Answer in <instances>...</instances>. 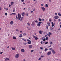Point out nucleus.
<instances>
[{"label": "nucleus", "mask_w": 61, "mask_h": 61, "mask_svg": "<svg viewBox=\"0 0 61 61\" xmlns=\"http://www.w3.org/2000/svg\"><path fill=\"white\" fill-rule=\"evenodd\" d=\"M14 4V2H11V5H13Z\"/></svg>", "instance_id": "obj_25"}, {"label": "nucleus", "mask_w": 61, "mask_h": 61, "mask_svg": "<svg viewBox=\"0 0 61 61\" xmlns=\"http://www.w3.org/2000/svg\"><path fill=\"white\" fill-rule=\"evenodd\" d=\"M44 38H45V37H43L42 38V39H44Z\"/></svg>", "instance_id": "obj_62"}, {"label": "nucleus", "mask_w": 61, "mask_h": 61, "mask_svg": "<svg viewBox=\"0 0 61 61\" xmlns=\"http://www.w3.org/2000/svg\"><path fill=\"white\" fill-rule=\"evenodd\" d=\"M51 54V51H49L48 52V53H47V55L48 56H49V55H50Z\"/></svg>", "instance_id": "obj_4"}, {"label": "nucleus", "mask_w": 61, "mask_h": 61, "mask_svg": "<svg viewBox=\"0 0 61 61\" xmlns=\"http://www.w3.org/2000/svg\"><path fill=\"white\" fill-rule=\"evenodd\" d=\"M47 36H49V37H50V35H49V34H47Z\"/></svg>", "instance_id": "obj_43"}, {"label": "nucleus", "mask_w": 61, "mask_h": 61, "mask_svg": "<svg viewBox=\"0 0 61 61\" xmlns=\"http://www.w3.org/2000/svg\"><path fill=\"white\" fill-rule=\"evenodd\" d=\"M48 25H47L46 26V28L47 29H48Z\"/></svg>", "instance_id": "obj_35"}, {"label": "nucleus", "mask_w": 61, "mask_h": 61, "mask_svg": "<svg viewBox=\"0 0 61 61\" xmlns=\"http://www.w3.org/2000/svg\"><path fill=\"white\" fill-rule=\"evenodd\" d=\"M27 44H30V45H31V42H27Z\"/></svg>", "instance_id": "obj_19"}, {"label": "nucleus", "mask_w": 61, "mask_h": 61, "mask_svg": "<svg viewBox=\"0 0 61 61\" xmlns=\"http://www.w3.org/2000/svg\"><path fill=\"white\" fill-rule=\"evenodd\" d=\"M16 31H17V32H19V30H18V29H16Z\"/></svg>", "instance_id": "obj_46"}, {"label": "nucleus", "mask_w": 61, "mask_h": 61, "mask_svg": "<svg viewBox=\"0 0 61 61\" xmlns=\"http://www.w3.org/2000/svg\"><path fill=\"white\" fill-rule=\"evenodd\" d=\"M42 40H43V41H46V39L45 38H44V39H42Z\"/></svg>", "instance_id": "obj_26"}, {"label": "nucleus", "mask_w": 61, "mask_h": 61, "mask_svg": "<svg viewBox=\"0 0 61 61\" xmlns=\"http://www.w3.org/2000/svg\"><path fill=\"white\" fill-rule=\"evenodd\" d=\"M41 57H44V56H41Z\"/></svg>", "instance_id": "obj_57"}, {"label": "nucleus", "mask_w": 61, "mask_h": 61, "mask_svg": "<svg viewBox=\"0 0 61 61\" xmlns=\"http://www.w3.org/2000/svg\"><path fill=\"white\" fill-rule=\"evenodd\" d=\"M42 22L41 21H39V22L38 23V24H42Z\"/></svg>", "instance_id": "obj_20"}, {"label": "nucleus", "mask_w": 61, "mask_h": 61, "mask_svg": "<svg viewBox=\"0 0 61 61\" xmlns=\"http://www.w3.org/2000/svg\"><path fill=\"white\" fill-rule=\"evenodd\" d=\"M34 52V50H32L31 51V52Z\"/></svg>", "instance_id": "obj_47"}, {"label": "nucleus", "mask_w": 61, "mask_h": 61, "mask_svg": "<svg viewBox=\"0 0 61 61\" xmlns=\"http://www.w3.org/2000/svg\"><path fill=\"white\" fill-rule=\"evenodd\" d=\"M11 5H9V7H10V6H11Z\"/></svg>", "instance_id": "obj_64"}, {"label": "nucleus", "mask_w": 61, "mask_h": 61, "mask_svg": "<svg viewBox=\"0 0 61 61\" xmlns=\"http://www.w3.org/2000/svg\"><path fill=\"white\" fill-rule=\"evenodd\" d=\"M49 35L50 36H51V35H52V33H51L50 32H49Z\"/></svg>", "instance_id": "obj_34"}, {"label": "nucleus", "mask_w": 61, "mask_h": 61, "mask_svg": "<svg viewBox=\"0 0 61 61\" xmlns=\"http://www.w3.org/2000/svg\"><path fill=\"white\" fill-rule=\"evenodd\" d=\"M23 35H24V36H26V33H24Z\"/></svg>", "instance_id": "obj_40"}, {"label": "nucleus", "mask_w": 61, "mask_h": 61, "mask_svg": "<svg viewBox=\"0 0 61 61\" xmlns=\"http://www.w3.org/2000/svg\"><path fill=\"white\" fill-rule=\"evenodd\" d=\"M5 61H7L8 60H9V58H7L5 59Z\"/></svg>", "instance_id": "obj_10"}, {"label": "nucleus", "mask_w": 61, "mask_h": 61, "mask_svg": "<svg viewBox=\"0 0 61 61\" xmlns=\"http://www.w3.org/2000/svg\"><path fill=\"white\" fill-rule=\"evenodd\" d=\"M27 24L29 26H30V23H28Z\"/></svg>", "instance_id": "obj_28"}, {"label": "nucleus", "mask_w": 61, "mask_h": 61, "mask_svg": "<svg viewBox=\"0 0 61 61\" xmlns=\"http://www.w3.org/2000/svg\"><path fill=\"white\" fill-rule=\"evenodd\" d=\"M24 41H25V42H26V40H25Z\"/></svg>", "instance_id": "obj_59"}, {"label": "nucleus", "mask_w": 61, "mask_h": 61, "mask_svg": "<svg viewBox=\"0 0 61 61\" xmlns=\"http://www.w3.org/2000/svg\"><path fill=\"white\" fill-rule=\"evenodd\" d=\"M49 22H51V21H52V20H51L50 19L49 20Z\"/></svg>", "instance_id": "obj_48"}, {"label": "nucleus", "mask_w": 61, "mask_h": 61, "mask_svg": "<svg viewBox=\"0 0 61 61\" xmlns=\"http://www.w3.org/2000/svg\"><path fill=\"white\" fill-rule=\"evenodd\" d=\"M33 46L32 45H29V48H32Z\"/></svg>", "instance_id": "obj_5"}, {"label": "nucleus", "mask_w": 61, "mask_h": 61, "mask_svg": "<svg viewBox=\"0 0 61 61\" xmlns=\"http://www.w3.org/2000/svg\"><path fill=\"white\" fill-rule=\"evenodd\" d=\"M33 38H35L36 40H37L38 39V38H37V37L36 36H33Z\"/></svg>", "instance_id": "obj_3"}, {"label": "nucleus", "mask_w": 61, "mask_h": 61, "mask_svg": "<svg viewBox=\"0 0 61 61\" xmlns=\"http://www.w3.org/2000/svg\"><path fill=\"white\" fill-rule=\"evenodd\" d=\"M10 25H12V24H13V21H11L10 23Z\"/></svg>", "instance_id": "obj_15"}, {"label": "nucleus", "mask_w": 61, "mask_h": 61, "mask_svg": "<svg viewBox=\"0 0 61 61\" xmlns=\"http://www.w3.org/2000/svg\"><path fill=\"white\" fill-rule=\"evenodd\" d=\"M25 13L24 12H23L21 14V15L22 16H25Z\"/></svg>", "instance_id": "obj_7"}, {"label": "nucleus", "mask_w": 61, "mask_h": 61, "mask_svg": "<svg viewBox=\"0 0 61 61\" xmlns=\"http://www.w3.org/2000/svg\"><path fill=\"white\" fill-rule=\"evenodd\" d=\"M41 44H43V42L42 41H41Z\"/></svg>", "instance_id": "obj_55"}, {"label": "nucleus", "mask_w": 61, "mask_h": 61, "mask_svg": "<svg viewBox=\"0 0 61 61\" xmlns=\"http://www.w3.org/2000/svg\"><path fill=\"white\" fill-rule=\"evenodd\" d=\"M13 12H15V8H13Z\"/></svg>", "instance_id": "obj_17"}, {"label": "nucleus", "mask_w": 61, "mask_h": 61, "mask_svg": "<svg viewBox=\"0 0 61 61\" xmlns=\"http://www.w3.org/2000/svg\"><path fill=\"white\" fill-rule=\"evenodd\" d=\"M13 39H16V38L14 36L13 37Z\"/></svg>", "instance_id": "obj_18"}, {"label": "nucleus", "mask_w": 61, "mask_h": 61, "mask_svg": "<svg viewBox=\"0 0 61 61\" xmlns=\"http://www.w3.org/2000/svg\"><path fill=\"white\" fill-rule=\"evenodd\" d=\"M41 25V24H37V26H39L40 25Z\"/></svg>", "instance_id": "obj_24"}, {"label": "nucleus", "mask_w": 61, "mask_h": 61, "mask_svg": "<svg viewBox=\"0 0 61 61\" xmlns=\"http://www.w3.org/2000/svg\"><path fill=\"white\" fill-rule=\"evenodd\" d=\"M58 15L60 16H61V14L60 13H58Z\"/></svg>", "instance_id": "obj_29"}, {"label": "nucleus", "mask_w": 61, "mask_h": 61, "mask_svg": "<svg viewBox=\"0 0 61 61\" xmlns=\"http://www.w3.org/2000/svg\"><path fill=\"white\" fill-rule=\"evenodd\" d=\"M39 21H42V20L40 18H39Z\"/></svg>", "instance_id": "obj_37"}, {"label": "nucleus", "mask_w": 61, "mask_h": 61, "mask_svg": "<svg viewBox=\"0 0 61 61\" xmlns=\"http://www.w3.org/2000/svg\"><path fill=\"white\" fill-rule=\"evenodd\" d=\"M48 43V42H46L45 43V45H46V44H47V43Z\"/></svg>", "instance_id": "obj_41"}, {"label": "nucleus", "mask_w": 61, "mask_h": 61, "mask_svg": "<svg viewBox=\"0 0 61 61\" xmlns=\"http://www.w3.org/2000/svg\"><path fill=\"white\" fill-rule=\"evenodd\" d=\"M20 37H22V35L20 34V36H19Z\"/></svg>", "instance_id": "obj_22"}, {"label": "nucleus", "mask_w": 61, "mask_h": 61, "mask_svg": "<svg viewBox=\"0 0 61 61\" xmlns=\"http://www.w3.org/2000/svg\"><path fill=\"white\" fill-rule=\"evenodd\" d=\"M51 30H52V29H53V27H51Z\"/></svg>", "instance_id": "obj_58"}, {"label": "nucleus", "mask_w": 61, "mask_h": 61, "mask_svg": "<svg viewBox=\"0 0 61 61\" xmlns=\"http://www.w3.org/2000/svg\"><path fill=\"white\" fill-rule=\"evenodd\" d=\"M53 53L54 54H56V52L55 51Z\"/></svg>", "instance_id": "obj_54"}, {"label": "nucleus", "mask_w": 61, "mask_h": 61, "mask_svg": "<svg viewBox=\"0 0 61 61\" xmlns=\"http://www.w3.org/2000/svg\"><path fill=\"white\" fill-rule=\"evenodd\" d=\"M5 15H7V14L6 13H5Z\"/></svg>", "instance_id": "obj_50"}, {"label": "nucleus", "mask_w": 61, "mask_h": 61, "mask_svg": "<svg viewBox=\"0 0 61 61\" xmlns=\"http://www.w3.org/2000/svg\"><path fill=\"white\" fill-rule=\"evenodd\" d=\"M40 49H41V50H43V48L42 47H41Z\"/></svg>", "instance_id": "obj_39"}, {"label": "nucleus", "mask_w": 61, "mask_h": 61, "mask_svg": "<svg viewBox=\"0 0 61 61\" xmlns=\"http://www.w3.org/2000/svg\"><path fill=\"white\" fill-rule=\"evenodd\" d=\"M35 23H38V21L37 20H36L35 21Z\"/></svg>", "instance_id": "obj_31"}, {"label": "nucleus", "mask_w": 61, "mask_h": 61, "mask_svg": "<svg viewBox=\"0 0 61 61\" xmlns=\"http://www.w3.org/2000/svg\"><path fill=\"white\" fill-rule=\"evenodd\" d=\"M58 20L59 22H60V21H61V20H60V19H59Z\"/></svg>", "instance_id": "obj_52"}, {"label": "nucleus", "mask_w": 61, "mask_h": 61, "mask_svg": "<svg viewBox=\"0 0 61 61\" xmlns=\"http://www.w3.org/2000/svg\"><path fill=\"white\" fill-rule=\"evenodd\" d=\"M21 1L22 2H23L24 1V0H21Z\"/></svg>", "instance_id": "obj_49"}, {"label": "nucleus", "mask_w": 61, "mask_h": 61, "mask_svg": "<svg viewBox=\"0 0 61 61\" xmlns=\"http://www.w3.org/2000/svg\"><path fill=\"white\" fill-rule=\"evenodd\" d=\"M52 52L53 53V52H54L55 51H54V50H52Z\"/></svg>", "instance_id": "obj_38"}, {"label": "nucleus", "mask_w": 61, "mask_h": 61, "mask_svg": "<svg viewBox=\"0 0 61 61\" xmlns=\"http://www.w3.org/2000/svg\"><path fill=\"white\" fill-rule=\"evenodd\" d=\"M41 57H40L38 59V60H41Z\"/></svg>", "instance_id": "obj_44"}, {"label": "nucleus", "mask_w": 61, "mask_h": 61, "mask_svg": "<svg viewBox=\"0 0 61 61\" xmlns=\"http://www.w3.org/2000/svg\"><path fill=\"white\" fill-rule=\"evenodd\" d=\"M43 32V31H41V30H40L39 31V33H40V35H41V34H42V33Z\"/></svg>", "instance_id": "obj_11"}, {"label": "nucleus", "mask_w": 61, "mask_h": 61, "mask_svg": "<svg viewBox=\"0 0 61 61\" xmlns=\"http://www.w3.org/2000/svg\"><path fill=\"white\" fill-rule=\"evenodd\" d=\"M59 18V17L57 15L56 16H55L54 18L56 19H58Z\"/></svg>", "instance_id": "obj_6"}, {"label": "nucleus", "mask_w": 61, "mask_h": 61, "mask_svg": "<svg viewBox=\"0 0 61 61\" xmlns=\"http://www.w3.org/2000/svg\"><path fill=\"white\" fill-rule=\"evenodd\" d=\"M41 9H42L43 10V11H45V8H44V7H41Z\"/></svg>", "instance_id": "obj_8"}, {"label": "nucleus", "mask_w": 61, "mask_h": 61, "mask_svg": "<svg viewBox=\"0 0 61 61\" xmlns=\"http://www.w3.org/2000/svg\"><path fill=\"white\" fill-rule=\"evenodd\" d=\"M32 26H35V23H34V22L33 21L32 22Z\"/></svg>", "instance_id": "obj_9"}, {"label": "nucleus", "mask_w": 61, "mask_h": 61, "mask_svg": "<svg viewBox=\"0 0 61 61\" xmlns=\"http://www.w3.org/2000/svg\"><path fill=\"white\" fill-rule=\"evenodd\" d=\"M52 48H50L49 49V50H52Z\"/></svg>", "instance_id": "obj_45"}, {"label": "nucleus", "mask_w": 61, "mask_h": 61, "mask_svg": "<svg viewBox=\"0 0 61 61\" xmlns=\"http://www.w3.org/2000/svg\"><path fill=\"white\" fill-rule=\"evenodd\" d=\"M16 19H18V17H17V15H16Z\"/></svg>", "instance_id": "obj_51"}, {"label": "nucleus", "mask_w": 61, "mask_h": 61, "mask_svg": "<svg viewBox=\"0 0 61 61\" xmlns=\"http://www.w3.org/2000/svg\"><path fill=\"white\" fill-rule=\"evenodd\" d=\"M47 24L49 26H50V23H49V22H48L47 23Z\"/></svg>", "instance_id": "obj_12"}, {"label": "nucleus", "mask_w": 61, "mask_h": 61, "mask_svg": "<svg viewBox=\"0 0 61 61\" xmlns=\"http://www.w3.org/2000/svg\"><path fill=\"white\" fill-rule=\"evenodd\" d=\"M45 7H48V5L47 4H46L45 6Z\"/></svg>", "instance_id": "obj_23"}, {"label": "nucleus", "mask_w": 61, "mask_h": 61, "mask_svg": "<svg viewBox=\"0 0 61 61\" xmlns=\"http://www.w3.org/2000/svg\"><path fill=\"white\" fill-rule=\"evenodd\" d=\"M12 15H16V14L15 13H12Z\"/></svg>", "instance_id": "obj_32"}, {"label": "nucleus", "mask_w": 61, "mask_h": 61, "mask_svg": "<svg viewBox=\"0 0 61 61\" xmlns=\"http://www.w3.org/2000/svg\"><path fill=\"white\" fill-rule=\"evenodd\" d=\"M18 19L19 20H20V21H22L23 20V19H24V17L22 16L21 17V15L20 14H18Z\"/></svg>", "instance_id": "obj_1"}, {"label": "nucleus", "mask_w": 61, "mask_h": 61, "mask_svg": "<svg viewBox=\"0 0 61 61\" xmlns=\"http://www.w3.org/2000/svg\"><path fill=\"white\" fill-rule=\"evenodd\" d=\"M51 46V45H50V46H48L49 47H50Z\"/></svg>", "instance_id": "obj_63"}, {"label": "nucleus", "mask_w": 61, "mask_h": 61, "mask_svg": "<svg viewBox=\"0 0 61 61\" xmlns=\"http://www.w3.org/2000/svg\"><path fill=\"white\" fill-rule=\"evenodd\" d=\"M21 51L22 52H25V50L23 49H21Z\"/></svg>", "instance_id": "obj_13"}, {"label": "nucleus", "mask_w": 61, "mask_h": 61, "mask_svg": "<svg viewBox=\"0 0 61 61\" xmlns=\"http://www.w3.org/2000/svg\"><path fill=\"white\" fill-rule=\"evenodd\" d=\"M26 44H27V43L26 42L23 43V45H26Z\"/></svg>", "instance_id": "obj_30"}, {"label": "nucleus", "mask_w": 61, "mask_h": 61, "mask_svg": "<svg viewBox=\"0 0 61 61\" xmlns=\"http://www.w3.org/2000/svg\"><path fill=\"white\" fill-rule=\"evenodd\" d=\"M27 28L28 29V30H31L30 28H28V27H27Z\"/></svg>", "instance_id": "obj_36"}, {"label": "nucleus", "mask_w": 61, "mask_h": 61, "mask_svg": "<svg viewBox=\"0 0 61 61\" xmlns=\"http://www.w3.org/2000/svg\"><path fill=\"white\" fill-rule=\"evenodd\" d=\"M55 15H57V13H55Z\"/></svg>", "instance_id": "obj_60"}, {"label": "nucleus", "mask_w": 61, "mask_h": 61, "mask_svg": "<svg viewBox=\"0 0 61 61\" xmlns=\"http://www.w3.org/2000/svg\"><path fill=\"white\" fill-rule=\"evenodd\" d=\"M50 44V45H52L53 44V43L52 42H51Z\"/></svg>", "instance_id": "obj_42"}, {"label": "nucleus", "mask_w": 61, "mask_h": 61, "mask_svg": "<svg viewBox=\"0 0 61 61\" xmlns=\"http://www.w3.org/2000/svg\"><path fill=\"white\" fill-rule=\"evenodd\" d=\"M26 15L27 16H28V14L27 13L26 14Z\"/></svg>", "instance_id": "obj_56"}, {"label": "nucleus", "mask_w": 61, "mask_h": 61, "mask_svg": "<svg viewBox=\"0 0 61 61\" xmlns=\"http://www.w3.org/2000/svg\"><path fill=\"white\" fill-rule=\"evenodd\" d=\"M11 49L13 50H15V48H11Z\"/></svg>", "instance_id": "obj_21"}, {"label": "nucleus", "mask_w": 61, "mask_h": 61, "mask_svg": "<svg viewBox=\"0 0 61 61\" xmlns=\"http://www.w3.org/2000/svg\"><path fill=\"white\" fill-rule=\"evenodd\" d=\"M47 50H48V49L47 48H45L44 50V51H45V52H46V51H47Z\"/></svg>", "instance_id": "obj_16"}, {"label": "nucleus", "mask_w": 61, "mask_h": 61, "mask_svg": "<svg viewBox=\"0 0 61 61\" xmlns=\"http://www.w3.org/2000/svg\"><path fill=\"white\" fill-rule=\"evenodd\" d=\"M46 40H48V37H46Z\"/></svg>", "instance_id": "obj_33"}, {"label": "nucleus", "mask_w": 61, "mask_h": 61, "mask_svg": "<svg viewBox=\"0 0 61 61\" xmlns=\"http://www.w3.org/2000/svg\"><path fill=\"white\" fill-rule=\"evenodd\" d=\"M2 53H3L2 52H1L0 53V54H2Z\"/></svg>", "instance_id": "obj_61"}, {"label": "nucleus", "mask_w": 61, "mask_h": 61, "mask_svg": "<svg viewBox=\"0 0 61 61\" xmlns=\"http://www.w3.org/2000/svg\"><path fill=\"white\" fill-rule=\"evenodd\" d=\"M49 2H50V3H51V0H49Z\"/></svg>", "instance_id": "obj_53"}, {"label": "nucleus", "mask_w": 61, "mask_h": 61, "mask_svg": "<svg viewBox=\"0 0 61 61\" xmlns=\"http://www.w3.org/2000/svg\"><path fill=\"white\" fill-rule=\"evenodd\" d=\"M27 41H28V42H31V41L29 40H27Z\"/></svg>", "instance_id": "obj_27"}, {"label": "nucleus", "mask_w": 61, "mask_h": 61, "mask_svg": "<svg viewBox=\"0 0 61 61\" xmlns=\"http://www.w3.org/2000/svg\"><path fill=\"white\" fill-rule=\"evenodd\" d=\"M51 24H52V27H53V26H54V23H53V22H51Z\"/></svg>", "instance_id": "obj_14"}, {"label": "nucleus", "mask_w": 61, "mask_h": 61, "mask_svg": "<svg viewBox=\"0 0 61 61\" xmlns=\"http://www.w3.org/2000/svg\"><path fill=\"white\" fill-rule=\"evenodd\" d=\"M19 54H16L15 56V57L16 58H17L19 57V56H20Z\"/></svg>", "instance_id": "obj_2"}]
</instances>
